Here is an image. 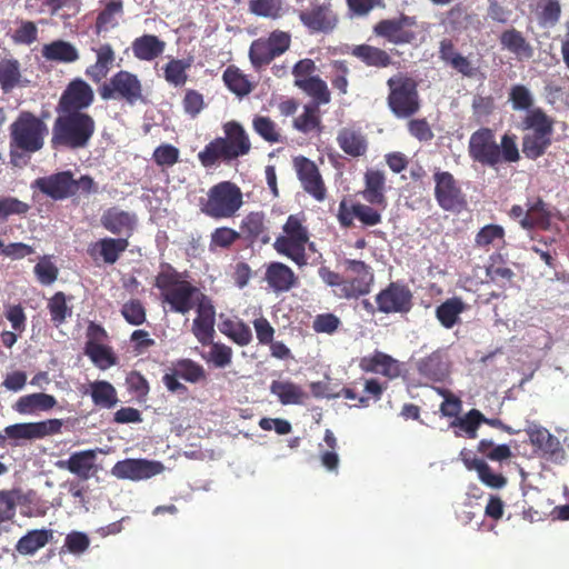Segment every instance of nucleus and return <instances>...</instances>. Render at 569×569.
Returning a JSON list of instances; mask_svg holds the SVG:
<instances>
[{
	"label": "nucleus",
	"mask_w": 569,
	"mask_h": 569,
	"mask_svg": "<svg viewBox=\"0 0 569 569\" xmlns=\"http://www.w3.org/2000/svg\"><path fill=\"white\" fill-rule=\"evenodd\" d=\"M468 154L475 162L490 168L501 163H515L521 158L516 134L506 132L498 143L495 131L488 127L471 133Z\"/></svg>",
	"instance_id": "nucleus-1"
},
{
	"label": "nucleus",
	"mask_w": 569,
	"mask_h": 569,
	"mask_svg": "<svg viewBox=\"0 0 569 569\" xmlns=\"http://www.w3.org/2000/svg\"><path fill=\"white\" fill-rule=\"evenodd\" d=\"M154 286L161 292V299L168 303L170 310L176 313L186 315L199 303L207 302L208 296L198 287L182 278L168 262L160 264V271L156 276Z\"/></svg>",
	"instance_id": "nucleus-2"
},
{
	"label": "nucleus",
	"mask_w": 569,
	"mask_h": 569,
	"mask_svg": "<svg viewBox=\"0 0 569 569\" xmlns=\"http://www.w3.org/2000/svg\"><path fill=\"white\" fill-rule=\"evenodd\" d=\"M222 128L224 137L213 139L198 153V159L204 168H212L219 161L230 163L251 150L249 136L239 122L228 121Z\"/></svg>",
	"instance_id": "nucleus-3"
},
{
	"label": "nucleus",
	"mask_w": 569,
	"mask_h": 569,
	"mask_svg": "<svg viewBox=\"0 0 569 569\" xmlns=\"http://www.w3.org/2000/svg\"><path fill=\"white\" fill-rule=\"evenodd\" d=\"M58 113L52 124V149L79 150L88 147L96 131L93 117L88 112Z\"/></svg>",
	"instance_id": "nucleus-4"
},
{
	"label": "nucleus",
	"mask_w": 569,
	"mask_h": 569,
	"mask_svg": "<svg viewBox=\"0 0 569 569\" xmlns=\"http://www.w3.org/2000/svg\"><path fill=\"white\" fill-rule=\"evenodd\" d=\"M10 157H21L38 152L43 148L48 127L43 120L30 111H21L10 124Z\"/></svg>",
	"instance_id": "nucleus-5"
},
{
	"label": "nucleus",
	"mask_w": 569,
	"mask_h": 569,
	"mask_svg": "<svg viewBox=\"0 0 569 569\" xmlns=\"http://www.w3.org/2000/svg\"><path fill=\"white\" fill-rule=\"evenodd\" d=\"M305 222L303 213L290 214L282 227V233L273 242V248L279 254L287 257L300 268L308 263L306 248L309 231Z\"/></svg>",
	"instance_id": "nucleus-6"
},
{
	"label": "nucleus",
	"mask_w": 569,
	"mask_h": 569,
	"mask_svg": "<svg viewBox=\"0 0 569 569\" xmlns=\"http://www.w3.org/2000/svg\"><path fill=\"white\" fill-rule=\"evenodd\" d=\"M34 187L53 200H64L78 193L89 196L98 192V184L92 177L83 174L76 180L70 170L38 178Z\"/></svg>",
	"instance_id": "nucleus-7"
},
{
	"label": "nucleus",
	"mask_w": 569,
	"mask_h": 569,
	"mask_svg": "<svg viewBox=\"0 0 569 569\" xmlns=\"http://www.w3.org/2000/svg\"><path fill=\"white\" fill-rule=\"evenodd\" d=\"M241 189L231 181H221L212 186L207 198L200 200V210L206 216L219 220L236 216L243 204Z\"/></svg>",
	"instance_id": "nucleus-8"
},
{
	"label": "nucleus",
	"mask_w": 569,
	"mask_h": 569,
	"mask_svg": "<svg viewBox=\"0 0 569 569\" xmlns=\"http://www.w3.org/2000/svg\"><path fill=\"white\" fill-rule=\"evenodd\" d=\"M388 107L397 118H410L421 107L418 82L405 73H398L387 80Z\"/></svg>",
	"instance_id": "nucleus-9"
},
{
	"label": "nucleus",
	"mask_w": 569,
	"mask_h": 569,
	"mask_svg": "<svg viewBox=\"0 0 569 569\" xmlns=\"http://www.w3.org/2000/svg\"><path fill=\"white\" fill-rule=\"evenodd\" d=\"M98 93L102 100H116L129 106L147 103L143 94V86L136 73L119 70L98 87Z\"/></svg>",
	"instance_id": "nucleus-10"
},
{
	"label": "nucleus",
	"mask_w": 569,
	"mask_h": 569,
	"mask_svg": "<svg viewBox=\"0 0 569 569\" xmlns=\"http://www.w3.org/2000/svg\"><path fill=\"white\" fill-rule=\"evenodd\" d=\"M291 34L283 30H273L266 37L253 40L249 48V60L256 70L272 62L290 49Z\"/></svg>",
	"instance_id": "nucleus-11"
},
{
	"label": "nucleus",
	"mask_w": 569,
	"mask_h": 569,
	"mask_svg": "<svg viewBox=\"0 0 569 569\" xmlns=\"http://www.w3.org/2000/svg\"><path fill=\"white\" fill-rule=\"evenodd\" d=\"M302 26L311 34H330L339 24V16L330 0H309V6L297 11Z\"/></svg>",
	"instance_id": "nucleus-12"
},
{
	"label": "nucleus",
	"mask_w": 569,
	"mask_h": 569,
	"mask_svg": "<svg viewBox=\"0 0 569 569\" xmlns=\"http://www.w3.org/2000/svg\"><path fill=\"white\" fill-rule=\"evenodd\" d=\"M435 199L438 206L450 212H459L467 206L466 194L459 181L449 171L436 168L433 171Z\"/></svg>",
	"instance_id": "nucleus-13"
},
{
	"label": "nucleus",
	"mask_w": 569,
	"mask_h": 569,
	"mask_svg": "<svg viewBox=\"0 0 569 569\" xmlns=\"http://www.w3.org/2000/svg\"><path fill=\"white\" fill-rule=\"evenodd\" d=\"M346 284L343 286L347 300L358 299L370 293L375 283L372 268L362 260L345 259Z\"/></svg>",
	"instance_id": "nucleus-14"
},
{
	"label": "nucleus",
	"mask_w": 569,
	"mask_h": 569,
	"mask_svg": "<svg viewBox=\"0 0 569 569\" xmlns=\"http://www.w3.org/2000/svg\"><path fill=\"white\" fill-rule=\"evenodd\" d=\"M416 26V17L401 13L397 18L382 19L377 22L373 26V33L396 46L410 44L417 39V33L413 31Z\"/></svg>",
	"instance_id": "nucleus-15"
},
{
	"label": "nucleus",
	"mask_w": 569,
	"mask_h": 569,
	"mask_svg": "<svg viewBox=\"0 0 569 569\" xmlns=\"http://www.w3.org/2000/svg\"><path fill=\"white\" fill-rule=\"evenodd\" d=\"M94 101L91 86L81 78L71 80L62 91L57 110L58 112H86Z\"/></svg>",
	"instance_id": "nucleus-16"
},
{
	"label": "nucleus",
	"mask_w": 569,
	"mask_h": 569,
	"mask_svg": "<svg viewBox=\"0 0 569 569\" xmlns=\"http://www.w3.org/2000/svg\"><path fill=\"white\" fill-rule=\"evenodd\" d=\"M375 300L381 313H407L412 308V293L400 282H390L377 293Z\"/></svg>",
	"instance_id": "nucleus-17"
},
{
	"label": "nucleus",
	"mask_w": 569,
	"mask_h": 569,
	"mask_svg": "<svg viewBox=\"0 0 569 569\" xmlns=\"http://www.w3.org/2000/svg\"><path fill=\"white\" fill-rule=\"evenodd\" d=\"M164 470L160 461L148 459H124L118 461L111 469L112 476L118 479L140 481L150 479Z\"/></svg>",
	"instance_id": "nucleus-18"
},
{
	"label": "nucleus",
	"mask_w": 569,
	"mask_h": 569,
	"mask_svg": "<svg viewBox=\"0 0 569 569\" xmlns=\"http://www.w3.org/2000/svg\"><path fill=\"white\" fill-rule=\"evenodd\" d=\"M293 163L303 190L318 201L325 200L327 189L316 163L302 156L295 158Z\"/></svg>",
	"instance_id": "nucleus-19"
},
{
	"label": "nucleus",
	"mask_w": 569,
	"mask_h": 569,
	"mask_svg": "<svg viewBox=\"0 0 569 569\" xmlns=\"http://www.w3.org/2000/svg\"><path fill=\"white\" fill-rule=\"evenodd\" d=\"M100 222L112 234L118 236V238H127L129 241L137 229L138 217L136 213L124 211L119 207H111L103 211Z\"/></svg>",
	"instance_id": "nucleus-20"
},
{
	"label": "nucleus",
	"mask_w": 569,
	"mask_h": 569,
	"mask_svg": "<svg viewBox=\"0 0 569 569\" xmlns=\"http://www.w3.org/2000/svg\"><path fill=\"white\" fill-rule=\"evenodd\" d=\"M439 59L452 70L465 78H476L480 74V67L461 52H459L451 39L445 38L439 43Z\"/></svg>",
	"instance_id": "nucleus-21"
},
{
	"label": "nucleus",
	"mask_w": 569,
	"mask_h": 569,
	"mask_svg": "<svg viewBox=\"0 0 569 569\" xmlns=\"http://www.w3.org/2000/svg\"><path fill=\"white\" fill-rule=\"evenodd\" d=\"M101 452V449H87L76 451L70 455L67 460H59L56 466L59 469L68 470L72 475L77 476L80 480L90 479L98 470L96 460L97 453Z\"/></svg>",
	"instance_id": "nucleus-22"
},
{
	"label": "nucleus",
	"mask_w": 569,
	"mask_h": 569,
	"mask_svg": "<svg viewBox=\"0 0 569 569\" xmlns=\"http://www.w3.org/2000/svg\"><path fill=\"white\" fill-rule=\"evenodd\" d=\"M241 237L249 243L267 244L270 242L269 221L262 211H251L240 223Z\"/></svg>",
	"instance_id": "nucleus-23"
},
{
	"label": "nucleus",
	"mask_w": 569,
	"mask_h": 569,
	"mask_svg": "<svg viewBox=\"0 0 569 569\" xmlns=\"http://www.w3.org/2000/svg\"><path fill=\"white\" fill-rule=\"evenodd\" d=\"M264 280L276 293L288 292L299 283L293 270L283 262H270L264 272Z\"/></svg>",
	"instance_id": "nucleus-24"
},
{
	"label": "nucleus",
	"mask_w": 569,
	"mask_h": 569,
	"mask_svg": "<svg viewBox=\"0 0 569 569\" xmlns=\"http://www.w3.org/2000/svg\"><path fill=\"white\" fill-rule=\"evenodd\" d=\"M127 238H102L88 247V254L94 260L101 259L106 264H113L128 249Z\"/></svg>",
	"instance_id": "nucleus-25"
},
{
	"label": "nucleus",
	"mask_w": 569,
	"mask_h": 569,
	"mask_svg": "<svg viewBox=\"0 0 569 569\" xmlns=\"http://www.w3.org/2000/svg\"><path fill=\"white\" fill-rule=\"evenodd\" d=\"M417 370L419 375L432 382H442L449 376V362L446 355L436 350L429 356L421 358L417 362Z\"/></svg>",
	"instance_id": "nucleus-26"
},
{
	"label": "nucleus",
	"mask_w": 569,
	"mask_h": 569,
	"mask_svg": "<svg viewBox=\"0 0 569 569\" xmlns=\"http://www.w3.org/2000/svg\"><path fill=\"white\" fill-rule=\"evenodd\" d=\"M198 316L192 322V333L202 346L211 343L214 335V308L209 299L199 303Z\"/></svg>",
	"instance_id": "nucleus-27"
},
{
	"label": "nucleus",
	"mask_w": 569,
	"mask_h": 569,
	"mask_svg": "<svg viewBox=\"0 0 569 569\" xmlns=\"http://www.w3.org/2000/svg\"><path fill=\"white\" fill-rule=\"evenodd\" d=\"M360 368L366 372L379 373L389 379L399 377L401 372L398 360L381 351H375L371 356L363 357Z\"/></svg>",
	"instance_id": "nucleus-28"
},
{
	"label": "nucleus",
	"mask_w": 569,
	"mask_h": 569,
	"mask_svg": "<svg viewBox=\"0 0 569 569\" xmlns=\"http://www.w3.org/2000/svg\"><path fill=\"white\" fill-rule=\"evenodd\" d=\"M100 4L102 8L98 12L94 22L96 34L117 28L124 13L122 0H100Z\"/></svg>",
	"instance_id": "nucleus-29"
},
{
	"label": "nucleus",
	"mask_w": 569,
	"mask_h": 569,
	"mask_svg": "<svg viewBox=\"0 0 569 569\" xmlns=\"http://www.w3.org/2000/svg\"><path fill=\"white\" fill-rule=\"evenodd\" d=\"M337 142L340 149L352 158H359L366 154L368 141L366 136L352 128H342L337 134Z\"/></svg>",
	"instance_id": "nucleus-30"
},
{
	"label": "nucleus",
	"mask_w": 569,
	"mask_h": 569,
	"mask_svg": "<svg viewBox=\"0 0 569 569\" xmlns=\"http://www.w3.org/2000/svg\"><path fill=\"white\" fill-rule=\"evenodd\" d=\"M351 54L367 67L383 69L392 64V58L386 50L366 43L355 46Z\"/></svg>",
	"instance_id": "nucleus-31"
},
{
	"label": "nucleus",
	"mask_w": 569,
	"mask_h": 569,
	"mask_svg": "<svg viewBox=\"0 0 569 569\" xmlns=\"http://www.w3.org/2000/svg\"><path fill=\"white\" fill-rule=\"evenodd\" d=\"M166 42L154 34H143L132 42L133 56L141 61H151L161 56L164 51Z\"/></svg>",
	"instance_id": "nucleus-32"
},
{
	"label": "nucleus",
	"mask_w": 569,
	"mask_h": 569,
	"mask_svg": "<svg viewBox=\"0 0 569 569\" xmlns=\"http://www.w3.org/2000/svg\"><path fill=\"white\" fill-rule=\"evenodd\" d=\"M467 310V305L459 297H452L436 308V318L446 329L453 328L460 320V315Z\"/></svg>",
	"instance_id": "nucleus-33"
},
{
	"label": "nucleus",
	"mask_w": 569,
	"mask_h": 569,
	"mask_svg": "<svg viewBox=\"0 0 569 569\" xmlns=\"http://www.w3.org/2000/svg\"><path fill=\"white\" fill-rule=\"evenodd\" d=\"M270 391L278 397L283 406L302 405L308 398L302 388L292 381L273 380L270 385Z\"/></svg>",
	"instance_id": "nucleus-34"
},
{
	"label": "nucleus",
	"mask_w": 569,
	"mask_h": 569,
	"mask_svg": "<svg viewBox=\"0 0 569 569\" xmlns=\"http://www.w3.org/2000/svg\"><path fill=\"white\" fill-rule=\"evenodd\" d=\"M521 127L527 133L551 136L553 133V120L541 109L536 108L527 112Z\"/></svg>",
	"instance_id": "nucleus-35"
},
{
	"label": "nucleus",
	"mask_w": 569,
	"mask_h": 569,
	"mask_svg": "<svg viewBox=\"0 0 569 569\" xmlns=\"http://www.w3.org/2000/svg\"><path fill=\"white\" fill-rule=\"evenodd\" d=\"M475 246L488 251L491 247L502 249L506 246V231L500 224L489 223L475 236Z\"/></svg>",
	"instance_id": "nucleus-36"
},
{
	"label": "nucleus",
	"mask_w": 569,
	"mask_h": 569,
	"mask_svg": "<svg viewBox=\"0 0 569 569\" xmlns=\"http://www.w3.org/2000/svg\"><path fill=\"white\" fill-rule=\"evenodd\" d=\"M385 173L379 170H368L365 174V190L362 196L371 204H385Z\"/></svg>",
	"instance_id": "nucleus-37"
},
{
	"label": "nucleus",
	"mask_w": 569,
	"mask_h": 569,
	"mask_svg": "<svg viewBox=\"0 0 569 569\" xmlns=\"http://www.w3.org/2000/svg\"><path fill=\"white\" fill-rule=\"evenodd\" d=\"M219 330L240 347L252 341L251 328L241 319H224L219 323Z\"/></svg>",
	"instance_id": "nucleus-38"
},
{
	"label": "nucleus",
	"mask_w": 569,
	"mask_h": 569,
	"mask_svg": "<svg viewBox=\"0 0 569 569\" xmlns=\"http://www.w3.org/2000/svg\"><path fill=\"white\" fill-rule=\"evenodd\" d=\"M499 40L503 49H507L519 58L529 59L533 54L530 43L526 40L523 34L515 28L505 30L500 34Z\"/></svg>",
	"instance_id": "nucleus-39"
},
{
	"label": "nucleus",
	"mask_w": 569,
	"mask_h": 569,
	"mask_svg": "<svg viewBox=\"0 0 569 569\" xmlns=\"http://www.w3.org/2000/svg\"><path fill=\"white\" fill-rule=\"evenodd\" d=\"M56 398L51 395L38 392L22 396L13 406L22 415L33 413L36 410H49L56 406Z\"/></svg>",
	"instance_id": "nucleus-40"
},
{
	"label": "nucleus",
	"mask_w": 569,
	"mask_h": 569,
	"mask_svg": "<svg viewBox=\"0 0 569 569\" xmlns=\"http://www.w3.org/2000/svg\"><path fill=\"white\" fill-rule=\"evenodd\" d=\"M293 128L305 134L310 132L320 133L322 124L319 106L312 103L305 104L302 113L293 119Z\"/></svg>",
	"instance_id": "nucleus-41"
},
{
	"label": "nucleus",
	"mask_w": 569,
	"mask_h": 569,
	"mask_svg": "<svg viewBox=\"0 0 569 569\" xmlns=\"http://www.w3.org/2000/svg\"><path fill=\"white\" fill-rule=\"evenodd\" d=\"M42 54L48 60L64 63L74 62L79 59L77 48L64 40H54L46 44L42 49Z\"/></svg>",
	"instance_id": "nucleus-42"
},
{
	"label": "nucleus",
	"mask_w": 569,
	"mask_h": 569,
	"mask_svg": "<svg viewBox=\"0 0 569 569\" xmlns=\"http://www.w3.org/2000/svg\"><path fill=\"white\" fill-rule=\"evenodd\" d=\"M51 538V530H31L18 540L16 549L21 555H33L39 549L43 548Z\"/></svg>",
	"instance_id": "nucleus-43"
},
{
	"label": "nucleus",
	"mask_w": 569,
	"mask_h": 569,
	"mask_svg": "<svg viewBox=\"0 0 569 569\" xmlns=\"http://www.w3.org/2000/svg\"><path fill=\"white\" fill-rule=\"evenodd\" d=\"M530 442L545 455L553 458L563 452L560 441L545 428H537L529 432Z\"/></svg>",
	"instance_id": "nucleus-44"
},
{
	"label": "nucleus",
	"mask_w": 569,
	"mask_h": 569,
	"mask_svg": "<svg viewBox=\"0 0 569 569\" xmlns=\"http://www.w3.org/2000/svg\"><path fill=\"white\" fill-rule=\"evenodd\" d=\"M84 353L100 369L104 370L117 363V357L111 348L96 341H87Z\"/></svg>",
	"instance_id": "nucleus-45"
},
{
	"label": "nucleus",
	"mask_w": 569,
	"mask_h": 569,
	"mask_svg": "<svg viewBox=\"0 0 569 569\" xmlns=\"http://www.w3.org/2000/svg\"><path fill=\"white\" fill-rule=\"evenodd\" d=\"M551 142V136L525 133L522 137V153L530 160H537L546 153Z\"/></svg>",
	"instance_id": "nucleus-46"
},
{
	"label": "nucleus",
	"mask_w": 569,
	"mask_h": 569,
	"mask_svg": "<svg viewBox=\"0 0 569 569\" xmlns=\"http://www.w3.org/2000/svg\"><path fill=\"white\" fill-rule=\"evenodd\" d=\"M253 131L270 144L282 142L278 124L268 116L257 114L252 119Z\"/></svg>",
	"instance_id": "nucleus-47"
},
{
	"label": "nucleus",
	"mask_w": 569,
	"mask_h": 569,
	"mask_svg": "<svg viewBox=\"0 0 569 569\" xmlns=\"http://www.w3.org/2000/svg\"><path fill=\"white\" fill-rule=\"evenodd\" d=\"M191 59H171L163 67L166 81L174 87H182L188 80L187 70L191 67Z\"/></svg>",
	"instance_id": "nucleus-48"
},
{
	"label": "nucleus",
	"mask_w": 569,
	"mask_h": 569,
	"mask_svg": "<svg viewBox=\"0 0 569 569\" xmlns=\"http://www.w3.org/2000/svg\"><path fill=\"white\" fill-rule=\"evenodd\" d=\"M91 398L94 405L110 409L118 403L116 388L108 381L100 380L90 385Z\"/></svg>",
	"instance_id": "nucleus-49"
},
{
	"label": "nucleus",
	"mask_w": 569,
	"mask_h": 569,
	"mask_svg": "<svg viewBox=\"0 0 569 569\" xmlns=\"http://www.w3.org/2000/svg\"><path fill=\"white\" fill-rule=\"evenodd\" d=\"M299 89L313 99L312 104H327L331 100V94L325 80L316 76L307 81H300Z\"/></svg>",
	"instance_id": "nucleus-50"
},
{
	"label": "nucleus",
	"mask_w": 569,
	"mask_h": 569,
	"mask_svg": "<svg viewBox=\"0 0 569 569\" xmlns=\"http://www.w3.org/2000/svg\"><path fill=\"white\" fill-rule=\"evenodd\" d=\"M222 78L227 88L239 97H244L252 90V86L247 76L233 66L224 70Z\"/></svg>",
	"instance_id": "nucleus-51"
},
{
	"label": "nucleus",
	"mask_w": 569,
	"mask_h": 569,
	"mask_svg": "<svg viewBox=\"0 0 569 569\" xmlns=\"http://www.w3.org/2000/svg\"><path fill=\"white\" fill-rule=\"evenodd\" d=\"M47 308L50 313L51 321L56 327L64 323L67 318L72 316V308L67 303V297L62 291L56 292L49 300Z\"/></svg>",
	"instance_id": "nucleus-52"
},
{
	"label": "nucleus",
	"mask_w": 569,
	"mask_h": 569,
	"mask_svg": "<svg viewBox=\"0 0 569 569\" xmlns=\"http://www.w3.org/2000/svg\"><path fill=\"white\" fill-rule=\"evenodd\" d=\"M249 11L257 17L276 20L283 14V0H250Z\"/></svg>",
	"instance_id": "nucleus-53"
},
{
	"label": "nucleus",
	"mask_w": 569,
	"mask_h": 569,
	"mask_svg": "<svg viewBox=\"0 0 569 569\" xmlns=\"http://www.w3.org/2000/svg\"><path fill=\"white\" fill-rule=\"evenodd\" d=\"M20 77V63L18 60H0V86L4 92L11 91L19 83Z\"/></svg>",
	"instance_id": "nucleus-54"
},
{
	"label": "nucleus",
	"mask_w": 569,
	"mask_h": 569,
	"mask_svg": "<svg viewBox=\"0 0 569 569\" xmlns=\"http://www.w3.org/2000/svg\"><path fill=\"white\" fill-rule=\"evenodd\" d=\"M241 238V233L229 227L216 228L210 234L209 250L216 252L218 249H230Z\"/></svg>",
	"instance_id": "nucleus-55"
},
{
	"label": "nucleus",
	"mask_w": 569,
	"mask_h": 569,
	"mask_svg": "<svg viewBox=\"0 0 569 569\" xmlns=\"http://www.w3.org/2000/svg\"><path fill=\"white\" fill-rule=\"evenodd\" d=\"M174 372L190 383H198L206 379V371L201 365L191 359H180L174 363Z\"/></svg>",
	"instance_id": "nucleus-56"
},
{
	"label": "nucleus",
	"mask_w": 569,
	"mask_h": 569,
	"mask_svg": "<svg viewBox=\"0 0 569 569\" xmlns=\"http://www.w3.org/2000/svg\"><path fill=\"white\" fill-rule=\"evenodd\" d=\"M121 316L131 326H141L147 321V310L139 299L126 301L120 309Z\"/></svg>",
	"instance_id": "nucleus-57"
},
{
	"label": "nucleus",
	"mask_w": 569,
	"mask_h": 569,
	"mask_svg": "<svg viewBox=\"0 0 569 569\" xmlns=\"http://www.w3.org/2000/svg\"><path fill=\"white\" fill-rule=\"evenodd\" d=\"M30 210V204L16 197H0V222L7 221L12 216L24 217Z\"/></svg>",
	"instance_id": "nucleus-58"
},
{
	"label": "nucleus",
	"mask_w": 569,
	"mask_h": 569,
	"mask_svg": "<svg viewBox=\"0 0 569 569\" xmlns=\"http://www.w3.org/2000/svg\"><path fill=\"white\" fill-rule=\"evenodd\" d=\"M477 450L491 461H503L512 456L508 445L495 446L493 441L489 439L480 440Z\"/></svg>",
	"instance_id": "nucleus-59"
},
{
	"label": "nucleus",
	"mask_w": 569,
	"mask_h": 569,
	"mask_svg": "<svg viewBox=\"0 0 569 569\" xmlns=\"http://www.w3.org/2000/svg\"><path fill=\"white\" fill-rule=\"evenodd\" d=\"M320 279L332 289V293L338 299H346L347 295H345V277L336 271H332L330 268L322 266L318 270Z\"/></svg>",
	"instance_id": "nucleus-60"
},
{
	"label": "nucleus",
	"mask_w": 569,
	"mask_h": 569,
	"mask_svg": "<svg viewBox=\"0 0 569 569\" xmlns=\"http://www.w3.org/2000/svg\"><path fill=\"white\" fill-rule=\"evenodd\" d=\"M350 73L349 67L343 60H336L332 63V74L330 82L333 89L338 90L339 93L346 94L348 92V76Z\"/></svg>",
	"instance_id": "nucleus-61"
},
{
	"label": "nucleus",
	"mask_w": 569,
	"mask_h": 569,
	"mask_svg": "<svg viewBox=\"0 0 569 569\" xmlns=\"http://www.w3.org/2000/svg\"><path fill=\"white\" fill-rule=\"evenodd\" d=\"M482 420H485V416L478 409H471L457 422H452V426H458L467 433L468 438L475 439Z\"/></svg>",
	"instance_id": "nucleus-62"
},
{
	"label": "nucleus",
	"mask_w": 569,
	"mask_h": 569,
	"mask_svg": "<svg viewBox=\"0 0 569 569\" xmlns=\"http://www.w3.org/2000/svg\"><path fill=\"white\" fill-rule=\"evenodd\" d=\"M211 348L209 351L208 361L211 362L216 368H226L232 361V349L231 347L211 341Z\"/></svg>",
	"instance_id": "nucleus-63"
},
{
	"label": "nucleus",
	"mask_w": 569,
	"mask_h": 569,
	"mask_svg": "<svg viewBox=\"0 0 569 569\" xmlns=\"http://www.w3.org/2000/svg\"><path fill=\"white\" fill-rule=\"evenodd\" d=\"M183 111L191 118L198 117L206 108L203 94L194 89H187L182 99Z\"/></svg>",
	"instance_id": "nucleus-64"
}]
</instances>
